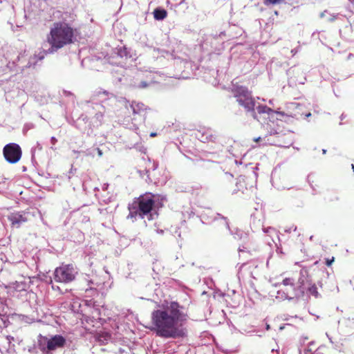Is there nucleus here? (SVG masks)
I'll use <instances>...</instances> for the list:
<instances>
[{"label":"nucleus","instance_id":"obj_1","mask_svg":"<svg viewBox=\"0 0 354 354\" xmlns=\"http://www.w3.org/2000/svg\"><path fill=\"white\" fill-rule=\"evenodd\" d=\"M189 318L185 308L178 302L165 301L162 308L151 313V323L157 335L164 338H178L185 335L180 326Z\"/></svg>","mask_w":354,"mask_h":354},{"label":"nucleus","instance_id":"obj_2","mask_svg":"<svg viewBox=\"0 0 354 354\" xmlns=\"http://www.w3.org/2000/svg\"><path fill=\"white\" fill-rule=\"evenodd\" d=\"M75 39V29L70 24L58 21L53 24L47 37L51 52L57 51L63 47L71 44Z\"/></svg>","mask_w":354,"mask_h":354},{"label":"nucleus","instance_id":"obj_3","mask_svg":"<svg viewBox=\"0 0 354 354\" xmlns=\"http://www.w3.org/2000/svg\"><path fill=\"white\" fill-rule=\"evenodd\" d=\"M154 195L151 193H146L135 198L133 202L129 204V214L127 218L136 221L138 217L144 218L153 210L155 205Z\"/></svg>","mask_w":354,"mask_h":354},{"label":"nucleus","instance_id":"obj_4","mask_svg":"<svg viewBox=\"0 0 354 354\" xmlns=\"http://www.w3.org/2000/svg\"><path fill=\"white\" fill-rule=\"evenodd\" d=\"M233 93L239 104L243 106L246 111L251 112L253 118L257 119L254 111L255 100L248 88L243 86H237L233 89Z\"/></svg>","mask_w":354,"mask_h":354},{"label":"nucleus","instance_id":"obj_5","mask_svg":"<svg viewBox=\"0 0 354 354\" xmlns=\"http://www.w3.org/2000/svg\"><path fill=\"white\" fill-rule=\"evenodd\" d=\"M53 278L58 283H68L73 281L75 278L73 266L72 264H62L56 268Z\"/></svg>","mask_w":354,"mask_h":354},{"label":"nucleus","instance_id":"obj_6","mask_svg":"<svg viewBox=\"0 0 354 354\" xmlns=\"http://www.w3.org/2000/svg\"><path fill=\"white\" fill-rule=\"evenodd\" d=\"M5 159L10 163L17 162L21 157V149L16 143H9L3 147V150Z\"/></svg>","mask_w":354,"mask_h":354},{"label":"nucleus","instance_id":"obj_7","mask_svg":"<svg viewBox=\"0 0 354 354\" xmlns=\"http://www.w3.org/2000/svg\"><path fill=\"white\" fill-rule=\"evenodd\" d=\"M30 213L26 211L15 212L8 216V219L11 226L19 228L20 226L29 221Z\"/></svg>","mask_w":354,"mask_h":354},{"label":"nucleus","instance_id":"obj_8","mask_svg":"<svg viewBox=\"0 0 354 354\" xmlns=\"http://www.w3.org/2000/svg\"><path fill=\"white\" fill-rule=\"evenodd\" d=\"M66 339L62 335H55L47 342V348L53 351L64 346Z\"/></svg>","mask_w":354,"mask_h":354},{"label":"nucleus","instance_id":"obj_9","mask_svg":"<svg viewBox=\"0 0 354 354\" xmlns=\"http://www.w3.org/2000/svg\"><path fill=\"white\" fill-rule=\"evenodd\" d=\"M167 16V12L165 9L156 8L153 11V17L156 20H162Z\"/></svg>","mask_w":354,"mask_h":354},{"label":"nucleus","instance_id":"obj_10","mask_svg":"<svg viewBox=\"0 0 354 354\" xmlns=\"http://www.w3.org/2000/svg\"><path fill=\"white\" fill-rule=\"evenodd\" d=\"M322 290V283L319 281L317 285L314 284L311 286V296L315 297L316 299L321 297L319 290Z\"/></svg>","mask_w":354,"mask_h":354},{"label":"nucleus","instance_id":"obj_11","mask_svg":"<svg viewBox=\"0 0 354 354\" xmlns=\"http://www.w3.org/2000/svg\"><path fill=\"white\" fill-rule=\"evenodd\" d=\"M257 110L258 113L263 114L266 113L268 115H270L272 112V109L266 105L264 104H259L257 106Z\"/></svg>","mask_w":354,"mask_h":354},{"label":"nucleus","instance_id":"obj_12","mask_svg":"<svg viewBox=\"0 0 354 354\" xmlns=\"http://www.w3.org/2000/svg\"><path fill=\"white\" fill-rule=\"evenodd\" d=\"M320 16L322 18H325L326 20L328 21H333L337 17L336 15H335L333 14L328 13L327 11H324V12H322Z\"/></svg>","mask_w":354,"mask_h":354},{"label":"nucleus","instance_id":"obj_13","mask_svg":"<svg viewBox=\"0 0 354 354\" xmlns=\"http://www.w3.org/2000/svg\"><path fill=\"white\" fill-rule=\"evenodd\" d=\"M283 0H263L265 5H276L281 3Z\"/></svg>","mask_w":354,"mask_h":354},{"label":"nucleus","instance_id":"obj_14","mask_svg":"<svg viewBox=\"0 0 354 354\" xmlns=\"http://www.w3.org/2000/svg\"><path fill=\"white\" fill-rule=\"evenodd\" d=\"M283 284L285 286H288V285L292 286L293 285L292 280L290 278H286V279H283Z\"/></svg>","mask_w":354,"mask_h":354},{"label":"nucleus","instance_id":"obj_15","mask_svg":"<svg viewBox=\"0 0 354 354\" xmlns=\"http://www.w3.org/2000/svg\"><path fill=\"white\" fill-rule=\"evenodd\" d=\"M149 86V83L145 81H142L140 84L138 86L139 88H145Z\"/></svg>","mask_w":354,"mask_h":354},{"label":"nucleus","instance_id":"obj_16","mask_svg":"<svg viewBox=\"0 0 354 354\" xmlns=\"http://www.w3.org/2000/svg\"><path fill=\"white\" fill-rule=\"evenodd\" d=\"M333 261H334V257H333L331 259H327L326 260V265L328 266H330Z\"/></svg>","mask_w":354,"mask_h":354},{"label":"nucleus","instance_id":"obj_17","mask_svg":"<svg viewBox=\"0 0 354 354\" xmlns=\"http://www.w3.org/2000/svg\"><path fill=\"white\" fill-rule=\"evenodd\" d=\"M51 140H52V142H53V144H55V142L57 141V140H56V138H55V137H53V138H51Z\"/></svg>","mask_w":354,"mask_h":354},{"label":"nucleus","instance_id":"obj_18","mask_svg":"<svg viewBox=\"0 0 354 354\" xmlns=\"http://www.w3.org/2000/svg\"><path fill=\"white\" fill-rule=\"evenodd\" d=\"M156 135H157L156 133H151L150 136L155 137V136H156Z\"/></svg>","mask_w":354,"mask_h":354},{"label":"nucleus","instance_id":"obj_19","mask_svg":"<svg viewBox=\"0 0 354 354\" xmlns=\"http://www.w3.org/2000/svg\"><path fill=\"white\" fill-rule=\"evenodd\" d=\"M260 140H261V138H260V137H259V138H254V140L255 142H258V141H259Z\"/></svg>","mask_w":354,"mask_h":354},{"label":"nucleus","instance_id":"obj_20","mask_svg":"<svg viewBox=\"0 0 354 354\" xmlns=\"http://www.w3.org/2000/svg\"><path fill=\"white\" fill-rule=\"evenodd\" d=\"M322 153H323L324 154H325V153H326V149H322Z\"/></svg>","mask_w":354,"mask_h":354},{"label":"nucleus","instance_id":"obj_21","mask_svg":"<svg viewBox=\"0 0 354 354\" xmlns=\"http://www.w3.org/2000/svg\"><path fill=\"white\" fill-rule=\"evenodd\" d=\"M52 288H53V290H56V288H55V286H54V285H53V286H52Z\"/></svg>","mask_w":354,"mask_h":354},{"label":"nucleus","instance_id":"obj_22","mask_svg":"<svg viewBox=\"0 0 354 354\" xmlns=\"http://www.w3.org/2000/svg\"><path fill=\"white\" fill-rule=\"evenodd\" d=\"M274 14L277 15H278V12H277V11H275V12H274Z\"/></svg>","mask_w":354,"mask_h":354},{"label":"nucleus","instance_id":"obj_23","mask_svg":"<svg viewBox=\"0 0 354 354\" xmlns=\"http://www.w3.org/2000/svg\"><path fill=\"white\" fill-rule=\"evenodd\" d=\"M57 289L58 290H60V288H59V286H57Z\"/></svg>","mask_w":354,"mask_h":354},{"label":"nucleus","instance_id":"obj_24","mask_svg":"<svg viewBox=\"0 0 354 354\" xmlns=\"http://www.w3.org/2000/svg\"><path fill=\"white\" fill-rule=\"evenodd\" d=\"M99 154L101 155L102 154V152L100 150H99Z\"/></svg>","mask_w":354,"mask_h":354}]
</instances>
